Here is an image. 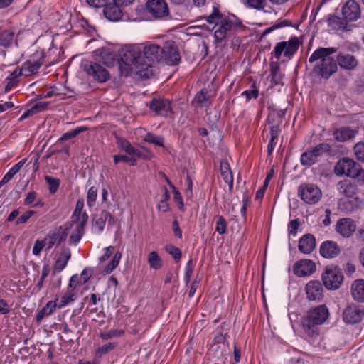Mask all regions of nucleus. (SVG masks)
Listing matches in <instances>:
<instances>
[{"label": "nucleus", "mask_w": 364, "mask_h": 364, "mask_svg": "<svg viewBox=\"0 0 364 364\" xmlns=\"http://www.w3.org/2000/svg\"><path fill=\"white\" fill-rule=\"evenodd\" d=\"M316 270L315 263L310 259H301L295 262L293 267L294 273L298 277L311 275Z\"/></svg>", "instance_id": "17"}, {"label": "nucleus", "mask_w": 364, "mask_h": 364, "mask_svg": "<svg viewBox=\"0 0 364 364\" xmlns=\"http://www.w3.org/2000/svg\"><path fill=\"white\" fill-rule=\"evenodd\" d=\"M347 22L344 18H341L338 16H331L328 18V24L337 30H346Z\"/></svg>", "instance_id": "38"}, {"label": "nucleus", "mask_w": 364, "mask_h": 364, "mask_svg": "<svg viewBox=\"0 0 364 364\" xmlns=\"http://www.w3.org/2000/svg\"><path fill=\"white\" fill-rule=\"evenodd\" d=\"M114 247L113 246H108L105 248H104L103 251H104V253L103 255L99 258V261H100V263H102L104 262H105L107 259H108L113 251H114Z\"/></svg>", "instance_id": "56"}, {"label": "nucleus", "mask_w": 364, "mask_h": 364, "mask_svg": "<svg viewBox=\"0 0 364 364\" xmlns=\"http://www.w3.org/2000/svg\"><path fill=\"white\" fill-rule=\"evenodd\" d=\"M364 318V307L356 304L348 306L343 312V319L345 323L354 324L360 322Z\"/></svg>", "instance_id": "13"}, {"label": "nucleus", "mask_w": 364, "mask_h": 364, "mask_svg": "<svg viewBox=\"0 0 364 364\" xmlns=\"http://www.w3.org/2000/svg\"><path fill=\"white\" fill-rule=\"evenodd\" d=\"M150 109L159 115L168 116L171 112V102L168 100L154 99L150 103Z\"/></svg>", "instance_id": "21"}, {"label": "nucleus", "mask_w": 364, "mask_h": 364, "mask_svg": "<svg viewBox=\"0 0 364 364\" xmlns=\"http://www.w3.org/2000/svg\"><path fill=\"white\" fill-rule=\"evenodd\" d=\"M298 195L306 204L317 203L322 197L321 189L314 184H301L298 188Z\"/></svg>", "instance_id": "9"}, {"label": "nucleus", "mask_w": 364, "mask_h": 364, "mask_svg": "<svg viewBox=\"0 0 364 364\" xmlns=\"http://www.w3.org/2000/svg\"><path fill=\"white\" fill-rule=\"evenodd\" d=\"M114 348V344L112 343H109L105 344V345L102 346L101 347H100L97 349V353L99 355L105 354L107 352L112 350Z\"/></svg>", "instance_id": "62"}, {"label": "nucleus", "mask_w": 364, "mask_h": 364, "mask_svg": "<svg viewBox=\"0 0 364 364\" xmlns=\"http://www.w3.org/2000/svg\"><path fill=\"white\" fill-rule=\"evenodd\" d=\"M14 41V32L11 30H4L0 33V46L7 48L11 46Z\"/></svg>", "instance_id": "36"}, {"label": "nucleus", "mask_w": 364, "mask_h": 364, "mask_svg": "<svg viewBox=\"0 0 364 364\" xmlns=\"http://www.w3.org/2000/svg\"><path fill=\"white\" fill-rule=\"evenodd\" d=\"M103 14L105 17L110 21H117L123 17L122 10L115 4H105Z\"/></svg>", "instance_id": "24"}, {"label": "nucleus", "mask_w": 364, "mask_h": 364, "mask_svg": "<svg viewBox=\"0 0 364 364\" xmlns=\"http://www.w3.org/2000/svg\"><path fill=\"white\" fill-rule=\"evenodd\" d=\"M44 247H46L44 240H38L34 243L32 252L34 255H38Z\"/></svg>", "instance_id": "55"}, {"label": "nucleus", "mask_w": 364, "mask_h": 364, "mask_svg": "<svg viewBox=\"0 0 364 364\" xmlns=\"http://www.w3.org/2000/svg\"><path fill=\"white\" fill-rule=\"evenodd\" d=\"M48 274H49L48 267L45 264L43 266L42 272H41L40 279L36 284V287L38 289H41L43 287L44 280L48 277Z\"/></svg>", "instance_id": "53"}, {"label": "nucleus", "mask_w": 364, "mask_h": 364, "mask_svg": "<svg viewBox=\"0 0 364 364\" xmlns=\"http://www.w3.org/2000/svg\"><path fill=\"white\" fill-rule=\"evenodd\" d=\"M143 45H127L119 51V68L122 75L132 74L141 78H149L153 75L150 63H147L142 54Z\"/></svg>", "instance_id": "1"}, {"label": "nucleus", "mask_w": 364, "mask_h": 364, "mask_svg": "<svg viewBox=\"0 0 364 364\" xmlns=\"http://www.w3.org/2000/svg\"><path fill=\"white\" fill-rule=\"evenodd\" d=\"M299 226V223L297 220H293L290 221L288 225L289 234L293 236H296Z\"/></svg>", "instance_id": "57"}, {"label": "nucleus", "mask_w": 364, "mask_h": 364, "mask_svg": "<svg viewBox=\"0 0 364 364\" xmlns=\"http://www.w3.org/2000/svg\"><path fill=\"white\" fill-rule=\"evenodd\" d=\"M97 190L95 187H90L87 193V203L89 207H92L97 199Z\"/></svg>", "instance_id": "43"}, {"label": "nucleus", "mask_w": 364, "mask_h": 364, "mask_svg": "<svg viewBox=\"0 0 364 364\" xmlns=\"http://www.w3.org/2000/svg\"><path fill=\"white\" fill-rule=\"evenodd\" d=\"M223 18V16L220 15L218 10L214 9L213 12L207 17V22L210 24L214 23L216 25L217 21H220V19Z\"/></svg>", "instance_id": "52"}, {"label": "nucleus", "mask_w": 364, "mask_h": 364, "mask_svg": "<svg viewBox=\"0 0 364 364\" xmlns=\"http://www.w3.org/2000/svg\"><path fill=\"white\" fill-rule=\"evenodd\" d=\"M147 262L149 267L154 270H159L163 266V261L159 254L155 251H151L147 255Z\"/></svg>", "instance_id": "34"}, {"label": "nucleus", "mask_w": 364, "mask_h": 364, "mask_svg": "<svg viewBox=\"0 0 364 364\" xmlns=\"http://www.w3.org/2000/svg\"><path fill=\"white\" fill-rule=\"evenodd\" d=\"M70 257V250L69 248H64L58 256L53 267L54 271L58 272H61L66 267Z\"/></svg>", "instance_id": "30"}, {"label": "nucleus", "mask_w": 364, "mask_h": 364, "mask_svg": "<svg viewBox=\"0 0 364 364\" xmlns=\"http://www.w3.org/2000/svg\"><path fill=\"white\" fill-rule=\"evenodd\" d=\"M162 48L156 44H148L143 46L142 54L145 60L150 63L152 68V64L156 62H162Z\"/></svg>", "instance_id": "15"}, {"label": "nucleus", "mask_w": 364, "mask_h": 364, "mask_svg": "<svg viewBox=\"0 0 364 364\" xmlns=\"http://www.w3.org/2000/svg\"><path fill=\"white\" fill-rule=\"evenodd\" d=\"M193 104L200 107H207L210 105V97L208 92L202 89L194 97Z\"/></svg>", "instance_id": "32"}, {"label": "nucleus", "mask_w": 364, "mask_h": 364, "mask_svg": "<svg viewBox=\"0 0 364 364\" xmlns=\"http://www.w3.org/2000/svg\"><path fill=\"white\" fill-rule=\"evenodd\" d=\"M340 251L339 246L333 241H325L320 246V254L324 258H334L338 255Z\"/></svg>", "instance_id": "22"}, {"label": "nucleus", "mask_w": 364, "mask_h": 364, "mask_svg": "<svg viewBox=\"0 0 364 364\" xmlns=\"http://www.w3.org/2000/svg\"><path fill=\"white\" fill-rule=\"evenodd\" d=\"M339 193L344 196L343 198H358L355 196L357 188L348 181H341L338 183Z\"/></svg>", "instance_id": "29"}, {"label": "nucleus", "mask_w": 364, "mask_h": 364, "mask_svg": "<svg viewBox=\"0 0 364 364\" xmlns=\"http://www.w3.org/2000/svg\"><path fill=\"white\" fill-rule=\"evenodd\" d=\"M316 241L312 235L306 234L299 242V250L304 254L311 253L315 248Z\"/></svg>", "instance_id": "26"}, {"label": "nucleus", "mask_w": 364, "mask_h": 364, "mask_svg": "<svg viewBox=\"0 0 364 364\" xmlns=\"http://www.w3.org/2000/svg\"><path fill=\"white\" fill-rule=\"evenodd\" d=\"M227 229V223L223 217L219 216L217 218L215 230L220 234L223 235L225 233Z\"/></svg>", "instance_id": "46"}, {"label": "nucleus", "mask_w": 364, "mask_h": 364, "mask_svg": "<svg viewBox=\"0 0 364 364\" xmlns=\"http://www.w3.org/2000/svg\"><path fill=\"white\" fill-rule=\"evenodd\" d=\"M166 252L170 254L176 260H179L181 257V250L171 245H167L166 247Z\"/></svg>", "instance_id": "48"}, {"label": "nucleus", "mask_w": 364, "mask_h": 364, "mask_svg": "<svg viewBox=\"0 0 364 364\" xmlns=\"http://www.w3.org/2000/svg\"><path fill=\"white\" fill-rule=\"evenodd\" d=\"M42 63V55L37 53L26 60L25 63H23L20 69H16L13 73H11L7 77V80H13L20 75L29 76L36 73Z\"/></svg>", "instance_id": "6"}, {"label": "nucleus", "mask_w": 364, "mask_h": 364, "mask_svg": "<svg viewBox=\"0 0 364 364\" xmlns=\"http://www.w3.org/2000/svg\"><path fill=\"white\" fill-rule=\"evenodd\" d=\"M48 104L46 102H38L33 105L31 107L35 114L43 111L47 107Z\"/></svg>", "instance_id": "60"}, {"label": "nucleus", "mask_w": 364, "mask_h": 364, "mask_svg": "<svg viewBox=\"0 0 364 364\" xmlns=\"http://www.w3.org/2000/svg\"><path fill=\"white\" fill-rule=\"evenodd\" d=\"M336 52L333 48H319L309 57L310 63H315L314 70L316 73L324 78H328L337 70V64L332 56Z\"/></svg>", "instance_id": "2"}, {"label": "nucleus", "mask_w": 364, "mask_h": 364, "mask_svg": "<svg viewBox=\"0 0 364 364\" xmlns=\"http://www.w3.org/2000/svg\"><path fill=\"white\" fill-rule=\"evenodd\" d=\"M36 212L34 210H28L23 213L16 220V225H19L21 223H26L28 220Z\"/></svg>", "instance_id": "54"}, {"label": "nucleus", "mask_w": 364, "mask_h": 364, "mask_svg": "<svg viewBox=\"0 0 364 364\" xmlns=\"http://www.w3.org/2000/svg\"><path fill=\"white\" fill-rule=\"evenodd\" d=\"M306 294L307 298L312 301H320L323 296V289L321 282L318 280H311L306 285Z\"/></svg>", "instance_id": "18"}, {"label": "nucleus", "mask_w": 364, "mask_h": 364, "mask_svg": "<svg viewBox=\"0 0 364 364\" xmlns=\"http://www.w3.org/2000/svg\"><path fill=\"white\" fill-rule=\"evenodd\" d=\"M170 186L173 189V193L174 195V200L178 203V208L181 209L183 206L182 196H181V193H179V191L176 188V187L173 185L170 184Z\"/></svg>", "instance_id": "58"}, {"label": "nucleus", "mask_w": 364, "mask_h": 364, "mask_svg": "<svg viewBox=\"0 0 364 364\" xmlns=\"http://www.w3.org/2000/svg\"><path fill=\"white\" fill-rule=\"evenodd\" d=\"M352 178H356L358 183L364 184V169H362L358 165L355 170L354 176H353Z\"/></svg>", "instance_id": "59"}, {"label": "nucleus", "mask_w": 364, "mask_h": 364, "mask_svg": "<svg viewBox=\"0 0 364 364\" xmlns=\"http://www.w3.org/2000/svg\"><path fill=\"white\" fill-rule=\"evenodd\" d=\"M85 130V128L84 127H77L75 129L70 130L62 135V136L60 138V140L61 141H67L70 139L74 138L77 136L80 133H81L82 131Z\"/></svg>", "instance_id": "44"}, {"label": "nucleus", "mask_w": 364, "mask_h": 364, "mask_svg": "<svg viewBox=\"0 0 364 364\" xmlns=\"http://www.w3.org/2000/svg\"><path fill=\"white\" fill-rule=\"evenodd\" d=\"M361 203L358 198H343L338 202L339 208L346 213H350L355 210Z\"/></svg>", "instance_id": "27"}, {"label": "nucleus", "mask_w": 364, "mask_h": 364, "mask_svg": "<svg viewBox=\"0 0 364 364\" xmlns=\"http://www.w3.org/2000/svg\"><path fill=\"white\" fill-rule=\"evenodd\" d=\"M81 67L87 75L92 77L97 82L103 83L110 78V75L107 70L99 63L83 60L81 63Z\"/></svg>", "instance_id": "7"}, {"label": "nucleus", "mask_w": 364, "mask_h": 364, "mask_svg": "<svg viewBox=\"0 0 364 364\" xmlns=\"http://www.w3.org/2000/svg\"><path fill=\"white\" fill-rule=\"evenodd\" d=\"M144 141L153 144L156 146L164 147V139L161 136L152 133H147L144 136Z\"/></svg>", "instance_id": "39"}, {"label": "nucleus", "mask_w": 364, "mask_h": 364, "mask_svg": "<svg viewBox=\"0 0 364 364\" xmlns=\"http://www.w3.org/2000/svg\"><path fill=\"white\" fill-rule=\"evenodd\" d=\"M75 293L73 290H68L67 293L63 294L60 299L58 301V308L61 309L74 301Z\"/></svg>", "instance_id": "40"}, {"label": "nucleus", "mask_w": 364, "mask_h": 364, "mask_svg": "<svg viewBox=\"0 0 364 364\" xmlns=\"http://www.w3.org/2000/svg\"><path fill=\"white\" fill-rule=\"evenodd\" d=\"M84 208V199L79 198L77 201L74 213L72 216L73 221L87 223L88 216L82 212Z\"/></svg>", "instance_id": "33"}, {"label": "nucleus", "mask_w": 364, "mask_h": 364, "mask_svg": "<svg viewBox=\"0 0 364 364\" xmlns=\"http://www.w3.org/2000/svg\"><path fill=\"white\" fill-rule=\"evenodd\" d=\"M358 134V130L350 127H341L336 128L333 132L334 139L340 142H345L353 139Z\"/></svg>", "instance_id": "23"}, {"label": "nucleus", "mask_w": 364, "mask_h": 364, "mask_svg": "<svg viewBox=\"0 0 364 364\" xmlns=\"http://www.w3.org/2000/svg\"><path fill=\"white\" fill-rule=\"evenodd\" d=\"M37 198V193L35 191H30L26 196L24 200V204L26 205H32V204L36 201Z\"/></svg>", "instance_id": "61"}, {"label": "nucleus", "mask_w": 364, "mask_h": 364, "mask_svg": "<svg viewBox=\"0 0 364 364\" xmlns=\"http://www.w3.org/2000/svg\"><path fill=\"white\" fill-rule=\"evenodd\" d=\"M337 62L339 66L345 70H352L358 65L356 58L348 53H340L337 56Z\"/></svg>", "instance_id": "25"}, {"label": "nucleus", "mask_w": 364, "mask_h": 364, "mask_svg": "<svg viewBox=\"0 0 364 364\" xmlns=\"http://www.w3.org/2000/svg\"><path fill=\"white\" fill-rule=\"evenodd\" d=\"M124 331L119 329H112L107 332L100 333V338L103 340H108L115 337H119L122 336Z\"/></svg>", "instance_id": "45"}, {"label": "nucleus", "mask_w": 364, "mask_h": 364, "mask_svg": "<svg viewBox=\"0 0 364 364\" xmlns=\"http://www.w3.org/2000/svg\"><path fill=\"white\" fill-rule=\"evenodd\" d=\"M58 298L57 297L55 301H48L46 305L42 309L43 310V312H46L47 315L52 314L56 308H58Z\"/></svg>", "instance_id": "49"}, {"label": "nucleus", "mask_w": 364, "mask_h": 364, "mask_svg": "<svg viewBox=\"0 0 364 364\" xmlns=\"http://www.w3.org/2000/svg\"><path fill=\"white\" fill-rule=\"evenodd\" d=\"M122 258V253L119 252H117L113 256L111 261L107 264V265L105 267L102 271L104 274H110L119 264L120 259Z\"/></svg>", "instance_id": "37"}, {"label": "nucleus", "mask_w": 364, "mask_h": 364, "mask_svg": "<svg viewBox=\"0 0 364 364\" xmlns=\"http://www.w3.org/2000/svg\"><path fill=\"white\" fill-rule=\"evenodd\" d=\"M122 149L127 154V156H132V165L135 164L136 159L140 156L141 154L139 150L133 147L127 141L122 140L120 142Z\"/></svg>", "instance_id": "35"}, {"label": "nucleus", "mask_w": 364, "mask_h": 364, "mask_svg": "<svg viewBox=\"0 0 364 364\" xmlns=\"http://www.w3.org/2000/svg\"><path fill=\"white\" fill-rule=\"evenodd\" d=\"M162 62L169 65H174L180 62V53L173 41L166 42L162 48Z\"/></svg>", "instance_id": "12"}, {"label": "nucleus", "mask_w": 364, "mask_h": 364, "mask_svg": "<svg viewBox=\"0 0 364 364\" xmlns=\"http://www.w3.org/2000/svg\"><path fill=\"white\" fill-rule=\"evenodd\" d=\"M343 18L346 21H355L360 18V8L355 1L348 0L342 8Z\"/></svg>", "instance_id": "16"}, {"label": "nucleus", "mask_w": 364, "mask_h": 364, "mask_svg": "<svg viewBox=\"0 0 364 364\" xmlns=\"http://www.w3.org/2000/svg\"><path fill=\"white\" fill-rule=\"evenodd\" d=\"M351 294L353 298L357 301H364V279H359L353 282L351 285Z\"/></svg>", "instance_id": "31"}, {"label": "nucleus", "mask_w": 364, "mask_h": 364, "mask_svg": "<svg viewBox=\"0 0 364 364\" xmlns=\"http://www.w3.org/2000/svg\"><path fill=\"white\" fill-rule=\"evenodd\" d=\"M15 170H11V168L9 171L4 175L3 178L0 181V186H4L7 183L11 178L16 175Z\"/></svg>", "instance_id": "63"}, {"label": "nucleus", "mask_w": 364, "mask_h": 364, "mask_svg": "<svg viewBox=\"0 0 364 364\" xmlns=\"http://www.w3.org/2000/svg\"><path fill=\"white\" fill-rule=\"evenodd\" d=\"M272 80L274 85L281 83L282 80V74L279 70V66L272 65L271 68Z\"/></svg>", "instance_id": "42"}, {"label": "nucleus", "mask_w": 364, "mask_h": 364, "mask_svg": "<svg viewBox=\"0 0 364 364\" xmlns=\"http://www.w3.org/2000/svg\"><path fill=\"white\" fill-rule=\"evenodd\" d=\"M356 230L355 222L350 218L340 219L336 224V231L344 237H349Z\"/></svg>", "instance_id": "20"}, {"label": "nucleus", "mask_w": 364, "mask_h": 364, "mask_svg": "<svg viewBox=\"0 0 364 364\" xmlns=\"http://www.w3.org/2000/svg\"><path fill=\"white\" fill-rule=\"evenodd\" d=\"M45 180L48 186L50 193L54 194L59 187L60 180L49 176H46Z\"/></svg>", "instance_id": "41"}, {"label": "nucleus", "mask_w": 364, "mask_h": 364, "mask_svg": "<svg viewBox=\"0 0 364 364\" xmlns=\"http://www.w3.org/2000/svg\"><path fill=\"white\" fill-rule=\"evenodd\" d=\"M246 4L250 8L259 10L264 8L266 0H246Z\"/></svg>", "instance_id": "47"}, {"label": "nucleus", "mask_w": 364, "mask_h": 364, "mask_svg": "<svg viewBox=\"0 0 364 364\" xmlns=\"http://www.w3.org/2000/svg\"><path fill=\"white\" fill-rule=\"evenodd\" d=\"M330 146L328 144H319L314 149L304 152L300 156V161L302 166L309 167L314 164L318 159L328 151Z\"/></svg>", "instance_id": "10"}, {"label": "nucleus", "mask_w": 364, "mask_h": 364, "mask_svg": "<svg viewBox=\"0 0 364 364\" xmlns=\"http://www.w3.org/2000/svg\"><path fill=\"white\" fill-rule=\"evenodd\" d=\"M322 280L327 289H336L343 282V275L338 267H328L322 274Z\"/></svg>", "instance_id": "11"}, {"label": "nucleus", "mask_w": 364, "mask_h": 364, "mask_svg": "<svg viewBox=\"0 0 364 364\" xmlns=\"http://www.w3.org/2000/svg\"><path fill=\"white\" fill-rule=\"evenodd\" d=\"M328 316L329 311L325 305H320L311 309L302 319L304 331L311 337L317 335V326L323 324Z\"/></svg>", "instance_id": "3"}, {"label": "nucleus", "mask_w": 364, "mask_h": 364, "mask_svg": "<svg viewBox=\"0 0 364 364\" xmlns=\"http://www.w3.org/2000/svg\"><path fill=\"white\" fill-rule=\"evenodd\" d=\"M358 166V164L353 160L348 158H343L336 163L334 172L337 176L345 175L352 178L354 176Z\"/></svg>", "instance_id": "14"}, {"label": "nucleus", "mask_w": 364, "mask_h": 364, "mask_svg": "<svg viewBox=\"0 0 364 364\" xmlns=\"http://www.w3.org/2000/svg\"><path fill=\"white\" fill-rule=\"evenodd\" d=\"M354 151L356 158L361 161H364V143H357L354 146Z\"/></svg>", "instance_id": "50"}, {"label": "nucleus", "mask_w": 364, "mask_h": 364, "mask_svg": "<svg viewBox=\"0 0 364 364\" xmlns=\"http://www.w3.org/2000/svg\"><path fill=\"white\" fill-rule=\"evenodd\" d=\"M145 10L151 14L154 18H163L168 14L167 4L164 0H149L146 4L145 9L143 6H138L136 8V13L132 14L129 19L132 21L145 20L144 16Z\"/></svg>", "instance_id": "4"}, {"label": "nucleus", "mask_w": 364, "mask_h": 364, "mask_svg": "<svg viewBox=\"0 0 364 364\" xmlns=\"http://www.w3.org/2000/svg\"><path fill=\"white\" fill-rule=\"evenodd\" d=\"M113 159L114 164H118L120 161H124L130 163L132 165V156H128L127 155H114Z\"/></svg>", "instance_id": "64"}, {"label": "nucleus", "mask_w": 364, "mask_h": 364, "mask_svg": "<svg viewBox=\"0 0 364 364\" xmlns=\"http://www.w3.org/2000/svg\"><path fill=\"white\" fill-rule=\"evenodd\" d=\"M86 223L73 221L70 227H67L65 234L70 233V242L77 243L80 241L84 234V226Z\"/></svg>", "instance_id": "19"}, {"label": "nucleus", "mask_w": 364, "mask_h": 364, "mask_svg": "<svg viewBox=\"0 0 364 364\" xmlns=\"http://www.w3.org/2000/svg\"><path fill=\"white\" fill-rule=\"evenodd\" d=\"M58 240L55 233L49 234L43 240L47 249H50Z\"/></svg>", "instance_id": "51"}, {"label": "nucleus", "mask_w": 364, "mask_h": 364, "mask_svg": "<svg viewBox=\"0 0 364 364\" xmlns=\"http://www.w3.org/2000/svg\"><path fill=\"white\" fill-rule=\"evenodd\" d=\"M299 44V38L297 37H292L288 41L277 43L272 54L277 60H279L282 54L284 57L291 58L298 50Z\"/></svg>", "instance_id": "8"}, {"label": "nucleus", "mask_w": 364, "mask_h": 364, "mask_svg": "<svg viewBox=\"0 0 364 364\" xmlns=\"http://www.w3.org/2000/svg\"><path fill=\"white\" fill-rule=\"evenodd\" d=\"M95 52L100 60L107 66L113 65L116 60V54L111 48H102Z\"/></svg>", "instance_id": "28"}, {"label": "nucleus", "mask_w": 364, "mask_h": 364, "mask_svg": "<svg viewBox=\"0 0 364 364\" xmlns=\"http://www.w3.org/2000/svg\"><path fill=\"white\" fill-rule=\"evenodd\" d=\"M240 24L238 20L233 15L223 17L218 21L215 25L214 37L218 42L222 41L230 34L232 31Z\"/></svg>", "instance_id": "5"}]
</instances>
